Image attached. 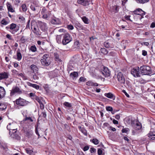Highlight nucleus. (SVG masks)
Wrapping results in <instances>:
<instances>
[{"label": "nucleus", "mask_w": 155, "mask_h": 155, "mask_svg": "<svg viewBox=\"0 0 155 155\" xmlns=\"http://www.w3.org/2000/svg\"><path fill=\"white\" fill-rule=\"evenodd\" d=\"M141 73L143 75H150L152 74V70L149 66L143 65L140 68Z\"/></svg>", "instance_id": "obj_1"}, {"label": "nucleus", "mask_w": 155, "mask_h": 155, "mask_svg": "<svg viewBox=\"0 0 155 155\" xmlns=\"http://www.w3.org/2000/svg\"><path fill=\"white\" fill-rule=\"evenodd\" d=\"M134 14L137 15L138 16H136V17H137L138 18L137 21H138L139 20L142 21V19L143 18V15H145L146 14V12L143 11L141 9L138 8L134 11Z\"/></svg>", "instance_id": "obj_2"}, {"label": "nucleus", "mask_w": 155, "mask_h": 155, "mask_svg": "<svg viewBox=\"0 0 155 155\" xmlns=\"http://www.w3.org/2000/svg\"><path fill=\"white\" fill-rule=\"evenodd\" d=\"M42 64L45 66H48L50 63V58L48 54H45L42 57L41 61Z\"/></svg>", "instance_id": "obj_3"}, {"label": "nucleus", "mask_w": 155, "mask_h": 155, "mask_svg": "<svg viewBox=\"0 0 155 155\" xmlns=\"http://www.w3.org/2000/svg\"><path fill=\"white\" fill-rule=\"evenodd\" d=\"M22 93V91L18 87L15 86L12 87L10 95L13 96L15 94H21Z\"/></svg>", "instance_id": "obj_4"}, {"label": "nucleus", "mask_w": 155, "mask_h": 155, "mask_svg": "<svg viewBox=\"0 0 155 155\" xmlns=\"http://www.w3.org/2000/svg\"><path fill=\"white\" fill-rule=\"evenodd\" d=\"M140 68L139 67L134 68L131 71V74L135 77H140Z\"/></svg>", "instance_id": "obj_5"}, {"label": "nucleus", "mask_w": 155, "mask_h": 155, "mask_svg": "<svg viewBox=\"0 0 155 155\" xmlns=\"http://www.w3.org/2000/svg\"><path fill=\"white\" fill-rule=\"evenodd\" d=\"M18 125L17 123L15 122L10 123L7 126V129L9 131L12 130V131L17 130V127Z\"/></svg>", "instance_id": "obj_6"}, {"label": "nucleus", "mask_w": 155, "mask_h": 155, "mask_svg": "<svg viewBox=\"0 0 155 155\" xmlns=\"http://www.w3.org/2000/svg\"><path fill=\"white\" fill-rule=\"evenodd\" d=\"M71 41V38L68 34L66 33L64 35L62 41L64 45H66Z\"/></svg>", "instance_id": "obj_7"}, {"label": "nucleus", "mask_w": 155, "mask_h": 155, "mask_svg": "<svg viewBox=\"0 0 155 155\" xmlns=\"http://www.w3.org/2000/svg\"><path fill=\"white\" fill-rule=\"evenodd\" d=\"M117 78L118 81L121 84H123L124 86L125 84V79L123 74L121 72H119L117 75Z\"/></svg>", "instance_id": "obj_8"}, {"label": "nucleus", "mask_w": 155, "mask_h": 155, "mask_svg": "<svg viewBox=\"0 0 155 155\" xmlns=\"http://www.w3.org/2000/svg\"><path fill=\"white\" fill-rule=\"evenodd\" d=\"M15 102L16 104L22 106L26 105L27 104V102L26 100L21 98L16 99Z\"/></svg>", "instance_id": "obj_9"}, {"label": "nucleus", "mask_w": 155, "mask_h": 155, "mask_svg": "<svg viewBox=\"0 0 155 155\" xmlns=\"http://www.w3.org/2000/svg\"><path fill=\"white\" fill-rule=\"evenodd\" d=\"M33 22H31V28L32 29L34 33L38 35H41V33L40 32L39 29L37 27H35L32 25Z\"/></svg>", "instance_id": "obj_10"}, {"label": "nucleus", "mask_w": 155, "mask_h": 155, "mask_svg": "<svg viewBox=\"0 0 155 155\" xmlns=\"http://www.w3.org/2000/svg\"><path fill=\"white\" fill-rule=\"evenodd\" d=\"M17 130H15L14 131H10L9 134L12 137L17 140H19L20 139V137L17 134Z\"/></svg>", "instance_id": "obj_11"}, {"label": "nucleus", "mask_w": 155, "mask_h": 155, "mask_svg": "<svg viewBox=\"0 0 155 155\" xmlns=\"http://www.w3.org/2000/svg\"><path fill=\"white\" fill-rule=\"evenodd\" d=\"M31 9L34 12L35 14H38L40 12L39 8L38 7L35 6L34 5H31L30 6Z\"/></svg>", "instance_id": "obj_12"}, {"label": "nucleus", "mask_w": 155, "mask_h": 155, "mask_svg": "<svg viewBox=\"0 0 155 155\" xmlns=\"http://www.w3.org/2000/svg\"><path fill=\"white\" fill-rule=\"evenodd\" d=\"M39 26L41 29L43 31H45L47 29L46 24L41 21L38 22Z\"/></svg>", "instance_id": "obj_13"}, {"label": "nucleus", "mask_w": 155, "mask_h": 155, "mask_svg": "<svg viewBox=\"0 0 155 155\" xmlns=\"http://www.w3.org/2000/svg\"><path fill=\"white\" fill-rule=\"evenodd\" d=\"M10 29L12 30V33L15 34L19 30V28L16 27V25L15 24L12 23L10 25Z\"/></svg>", "instance_id": "obj_14"}, {"label": "nucleus", "mask_w": 155, "mask_h": 155, "mask_svg": "<svg viewBox=\"0 0 155 155\" xmlns=\"http://www.w3.org/2000/svg\"><path fill=\"white\" fill-rule=\"evenodd\" d=\"M102 74L105 77L109 76L110 75V71L107 68L104 67V69L102 71Z\"/></svg>", "instance_id": "obj_15"}, {"label": "nucleus", "mask_w": 155, "mask_h": 155, "mask_svg": "<svg viewBox=\"0 0 155 155\" xmlns=\"http://www.w3.org/2000/svg\"><path fill=\"white\" fill-rule=\"evenodd\" d=\"M6 5L8 12L12 13L15 12V8L13 7L12 5L9 2H7Z\"/></svg>", "instance_id": "obj_16"}, {"label": "nucleus", "mask_w": 155, "mask_h": 155, "mask_svg": "<svg viewBox=\"0 0 155 155\" xmlns=\"http://www.w3.org/2000/svg\"><path fill=\"white\" fill-rule=\"evenodd\" d=\"M8 73L7 72H4L0 73V80L8 78Z\"/></svg>", "instance_id": "obj_17"}, {"label": "nucleus", "mask_w": 155, "mask_h": 155, "mask_svg": "<svg viewBox=\"0 0 155 155\" xmlns=\"http://www.w3.org/2000/svg\"><path fill=\"white\" fill-rule=\"evenodd\" d=\"M5 94V90L3 87L0 86V99L3 98Z\"/></svg>", "instance_id": "obj_18"}, {"label": "nucleus", "mask_w": 155, "mask_h": 155, "mask_svg": "<svg viewBox=\"0 0 155 155\" xmlns=\"http://www.w3.org/2000/svg\"><path fill=\"white\" fill-rule=\"evenodd\" d=\"M30 69L32 72L33 73L37 72L38 70V67L36 65L33 64L31 65Z\"/></svg>", "instance_id": "obj_19"}, {"label": "nucleus", "mask_w": 155, "mask_h": 155, "mask_svg": "<svg viewBox=\"0 0 155 155\" xmlns=\"http://www.w3.org/2000/svg\"><path fill=\"white\" fill-rule=\"evenodd\" d=\"M33 120L31 117H27L26 116L25 118L24 119L23 121L25 123H28L29 124H31L33 121Z\"/></svg>", "instance_id": "obj_20"}, {"label": "nucleus", "mask_w": 155, "mask_h": 155, "mask_svg": "<svg viewBox=\"0 0 155 155\" xmlns=\"http://www.w3.org/2000/svg\"><path fill=\"white\" fill-rule=\"evenodd\" d=\"M27 84L28 86L31 87L37 90L39 88V86L36 84H33L29 82H27Z\"/></svg>", "instance_id": "obj_21"}, {"label": "nucleus", "mask_w": 155, "mask_h": 155, "mask_svg": "<svg viewBox=\"0 0 155 155\" xmlns=\"http://www.w3.org/2000/svg\"><path fill=\"white\" fill-rule=\"evenodd\" d=\"M133 126L134 129L136 130H139L142 127L141 124L139 122L137 123V124L134 125Z\"/></svg>", "instance_id": "obj_22"}, {"label": "nucleus", "mask_w": 155, "mask_h": 155, "mask_svg": "<svg viewBox=\"0 0 155 155\" xmlns=\"http://www.w3.org/2000/svg\"><path fill=\"white\" fill-rule=\"evenodd\" d=\"M104 95L105 96L108 98L112 99L113 100L115 99V96L111 93H105Z\"/></svg>", "instance_id": "obj_23"}, {"label": "nucleus", "mask_w": 155, "mask_h": 155, "mask_svg": "<svg viewBox=\"0 0 155 155\" xmlns=\"http://www.w3.org/2000/svg\"><path fill=\"white\" fill-rule=\"evenodd\" d=\"M104 45L105 47L107 48H112L114 47L113 45H111L110 43L108 41L105 42L104 43Z\"/></svg>", "instance_id": "obj_24"}, {"label": "nucleus", "mask_w": 155, "mask_h": 155, "mask_svg": "<svg viewBox=\"0 0 155 155\" xmlns=\"http://www.w3.org/2000/svg\"><path fill=\"white\" fill-rule=\"evenodd\" d=\"M29 95L32 99H35L37 101H40V99L39 97L36 96L35 94L31 93Z\"/></svg>", "instance_id": "obj_25"}, {"label": "nucleus", "mask_w": 155, "mask_h": 155, "mask_svg": "<svg viewBox=\"0 0 155 155\" xmlns=\"http://www.w3.org/2000/svg\"><path fill=\"white\" fill-rule=\"evenodd\" d=\"M78 127L80 131H81L83 134L87 136V132L84 128L81 126Z\"/></svg>", "instance_id": "obj_26"}, {"label": "nucleus", "mask_w": 155, "mask_h": 155, "mask_svg": "<svg viewBox=\"0 0 155 155\" xmlns=\"http://www.w3.org/2000/svg\"><path fill=\"white\" fill-rule=\"evenodd\" d=\"M70 75L71 78L74 79V78L78 77V74L77 72H74L71 73L70 74Z\"/></svg>", "instance_id": "obj_27"}, {"label": "nucleus", "mask_w": 155, "mask_h": 155, "mask_svg": "<svg viewBox=\"0 0 155 155\" xmlns=\"http://www.w3.org/2000/svg\"><path fill=\"white\" fill-rule=\"evenodd\" d=\"M81 18L84 23L86 24H89V19L86 16H83Z\"/></svg>", "instance_id": "obj_28"}, {"label": "nucleus", "mask_w": 155, "mask_h": 155, "mask_svg": "<svg viewBox=\"0 0 155 155\" xmlns=\"http://www.w3.org/2000/svg\"><path fill=\"white\" fill-rule=\"evenodd\" d=\"M7 107V106L6 104H5L3 103L0 104V110H3L6 109Z\"/></svg>", "instance_id": "obj_29"}, {"label": "nucleus", "mask_w": 155, "mask_h": 155, "mask_svg": "<svg viewBox=\"0 0 155 155\" xmlns=\"http://www.w3.org/2000/svg\"><path fill=\"white\" fill-rule=\"evenodd\" d=\"M17 59L18 61L20 60L22 58V55L21 53L17 51Z\"/></svg>", "instance_id": "obj_30"}, {"label": "nucleus", "mask_w": 155, "mask_h": 155, "mask_svg": "<svg viewBox=\"0 0 155 155\" xmlns=\"http://www.w3.org/2000/svg\"><path fill=\"white\" fill-rule=\"evenodd\" d=\"M54 56L55 58V61H61V60L59 58L58 54L57 53H54Z\"/></svg>", "instance_id": "obj_31"}, {"label": "nucleus", "mask_w": 155, "mask_h": 155, "mask_svg": "<svg viewBox=\"0 0 155 155\" xmlns=\"http://www.w3.org/2000/svg\"><path fill=\"white\" fill-rule=\"evenodd\" d=\"M90 141L95 145L98 144L99 142V140L96 138H94L92 140L91 139Z\"/></svg>", "instance_id": "obj_32"}, {"label": "nucleus", "mask_w": 155, "mask_h": 155, "mask_svg": "<svg viewBox=\"0 0 155 155\" xmlns=\"http://www.w3.org/2000/svg\"><path fill=\"white\" fill-rule=\"evenodd\" d=\"M136 2L138 3L144 4L145 3L147 2L149 0H135Z\"/></svg>", "instance_id": "obj_33"}, {"label": "nucleus", "mask_w": 155, "mask_h": 155, "mask_svg": "<svg viewBox=\"0 0 155 155\" xmlns=\"http://www.w3.org/2000/svg\"><path fill=\"white\" fill-rule=\"evenodd\" d=\"M62 36L61 35H57L56 37V40L57 42L58 43H60L61 42Z\"/></svg>", "instance_id": "obj_34"}, {"label": "nucleus", "mask_w": 155, "mask_h": 155, "mask_svg": "<svg viewBox=\"0 0 155 155\" xmlns=\"http://www.w3.org/2000/svg\"><path fill=\"white\" fill-rule=\"evenodd\" d=\"M148 135L149 137L153 136H155V131L151 130Z\"/></svg>", "instance_id": "obj_35"}, {"label": "nucleus", "mask_w": 155, "mask_h": 155, "mask_svg": "<svg viewBox=\"0 0 155 155\" xmlns=\"http://www.w3.org/2000/svg\"><path fill=\"white\" fill-rule=\"evenodd\" d=\"M101 51L104 54H107L108 53L107 49L105 48H101Z\"/></svg>", "instance_id": "obj_36"}, {"label": "nucleus", "mask_w": 155, "mask_h": 155, "mask_svg": "<svg viewBox=\"0 0 155 155\" xmlns=\"http://www.w3.org/2000/svg\"><path fill=\"white\" fill-rule=\"evenodd\" d=\"M63 104L64 106L68 107H71L72 106L71 104L67 102H64V103Z\"/></svg>", "instance_id": "obj_37"}, {"label": "nucleus", "mask_w": 155, "mask_h": 155, "mask_svg": "<svg viewBox=\"0 0 155 155\" xmlns=\"http://www.w3.org/2000/svg\"><path fill=\"white\" fill-rule=\"evenodd\" d=\"M25 150L26 151V153L29 155H31L32 154L33 152V151L32 150H30L29 148L25 149Z\"/></svg>", "instance_id": "obj_38"}, {"label": "nucleus", "mask_w": 155, "mask_h": 155, "mask_svg": "<svg viewBox=\"0 0 155 155\" xmlns=\"http://www.w3.org/2000/svg\"><path fill=\"white\" fill-rule=\"evenodd\" d=\"M47 13H48V12L47 11V9L45 7L43 8H42L41 12V13L42 15H43L44 14Z\"/></svg>", "instance_id": "obj_39"}, {"label": "nucleus", "mask_w": 155, "mask_h": 155, "mask_svg": "<svg viewBox=\"0 0 155 155\" xmlns=\"http://www.w3.org/2000/svg\"><path fill=\"white\" fill-rule=\"evenodd\" d=\"M32 132L31 131H27L26 133V135L28 137H30L32 135Z\"/></svg>", "instance_id": "obj_40"}, {"label": "nucleus", "mask_w": 155, "mask_h": 155, "mask_svg": "<svg viewBox=\"0 0 155 155\" xmlns=\"http://www.w3.org/2000/svg\"><path fill=\"white\" fill-rule=\"evenodd\" d=\"M51 23L55 25L58 24V21L56 19H53L51 21Z\"/></svg>", "instance_id": "obj_41"}, {"label": "nucleus", "mask_w": 155, "mask_h": 155, "mask_svg": "<svg viewBox=\"0 0 155 155\" xmlns=\"http://www.w3.org/2000/svg\"><path fill=\"white\" fill-rule=\"evenodd\" d=\"M37 48L35 46H32L30 48V50L33 52L36 51Z\"/></svg>", "instance_id": "obj_42"}, {"label": "nucleus", "mask_w": 155, "mask_h": 155, "mask_svg": "<svg viewBox=\"0 0 155 155\" xmlns=\"http://www.w3.org/2000/svg\"><path fill=\"white\" fill-rule=\"evenodd\" d=\"M38 102L39 103L40 108L41 109H44V106L40 100V99L39 101H38Z\"/></svg>", "instance_id": "obj_43"}, {"label": "nucleus", "mask_w": 155, "mask_h": 155, "mask_svg": "<svg viewBox=\"0 0 155 155\" xmlns=\"http://www.w3.org/2000/svg\"><path fill=\"white\" fill-rule=\"evenodd\" d=\"M49 16V15L48 14V13H46L43 15L42 17L44 19H47Z\"/></svg>", "instance_id": "obj_44"}, {"label": "nucleus", "mask_w": 155, "mask_h": 155, "mask_svg": "<svg viewBox=\"0 0 155 155\" xmlns=\"http://www.w3.org/2000/svg\"><path fill=\"white\" fill-rule=\"evenodd\" d=\"M21 7L22 8V10L24 12H25L27 10L26 5L25 4H23L21 5Z\"/></svg>", "instance_id": "obj_45"}, {"label": "nucleus", "mask_w": 155, "mask_h": 155, "mask_svg": "<svg viewBox=\"0 0 155 155\" xmlns=\"http://www.w3.org/2000/svg\"><path fill=\"white\" fill-rule=\"evenodd\" d=\"M40 116L44 118H45L46 117V112L45 111H42L41 112Z\"/></svg>", "instance_id": "obj_46"}, {"label": "nucleus", "mask_w": 155, "mask_h": 155, "mask_svg": "<svg viewBox=\"0 0 155 155\" xmlns=\"http://www.w3.org/2000/svg\"><path fill=\"white\" fill-rule=\"evenodd\" d=\"M82 5L84 6L88 5H89V2L87 0H84Z\"/></svg>", "instance_id": "obj_47"}, {"label": "nucleus", "mask_w": 155, "mask_h": 155, "mask_svg": "<svg viewBox=\"0 0 155 155\" xmlns=\"http://www.w3.org/2000/svg\"><path fill=\"white\" fill-rule=\"evenodd\" d=\"M106 110L107 111H112L113 109L112 107L109 106L106 107Z\"/></svg>", "instance_id": "obj_48"}, {"label": "nucleus", "mask_w": 155, "mask_h": 155, "mask_svg": "<svg viewBox=\"0 0 155 155\" xmlns=\"http://www.w3.org/2000/svg\"><path fill=\"white\" fill-rule=\"evenodd\" d=\"M33 78L34 80H37L39 78V77L35 74L33 75Z\"/></svg>", "instance_id": "obj_49"}, {"label": "nucleus", "mask_w": 155, "mask_h": 155, "mask_svg": "<svg viewBox=\"0 0 155 155\" xmlns=\"http://www.w3.org/2000/svg\"><path fill=\"white\" fill-rule=\"evenodd\" d=\"M129 131V129L128 128H126L125 129H123L122 130V133H127Z\"/></svg>", "instance_id": "obj_50"}, {"label": "nucleus", "mask_w": 155, "mask_h": 155, "mask_svg": "<svg viewBox=\"0 0 155 155\" xmlns=\"http://www.w3.org/2000/svg\"><path fill=\"white\" fill-rule=\"evenodd\" d=\"M1 23L2 24L5 25L8 24V22L5 20L3 19Z\"/></svg>", "instance_id": "obj_51"}, {"label": "nucleus", "mask_w": 155, "mask_h": 155, "mask_svg": "<svg viewBox=\"0 0 155 155\" xmlns=\"http://www.w3.org/2000/svg\"><path fill=\"white\" fill-rule=\"evenodd\" d=\"M67 28L69 30H72L74 28L73 26L71 25H68L67 26Z\"/></svg>", "instance_id": "obj_52"}, {"label": "nucleus", "mask_w": 155, "mask_h": 155, "mask_svg": "<svg viewBox=\"0 0 155 155\" xmlns=\"http://www.w3.org/2000/svg\"><path fill=\"white\" fill-rule=\"evenodd\" d=\"M20 41L21 43H24L26 41V39L25 38L24 36H22L20 39Z\"/></svg>", "instance_id": "obj_53"}, {"label": "nucleus", "mask_w": 155, "mask_h": 155, "mask_svg": "<svg viewBox=\"0 0 155 155\" xmlns=\"http://www.w3.org/2000/svg\"><path fill=\"white\" fill-rule=\"evenodd\" d=\"M79 81L80 82L83 81L84 82L85 81V79L83 77H81L79 79Z\"/></svg>", "instance_id": "obj_54"}, {"label": "nucleus", "mask_w": 155, "mask_h": 155, "mask_svg": "<svg viewBox=\"0 0 155 155\" xmlns=\"http://www.w3.org/2000/svg\"><path fill=\"white\" fill-rule=\"evenodd\" d=\"M147 54V51L144 50H143L142 51V54L144 56H146Z\"/></svg>", "instance_id": "obj_55"}, {"label": "nucleus", "mask_w": 155, "mask_h": 155, "mask_svg": "<svg viewBox=\"0 0 155 155\" xmlns=\"http://www.w3.org/2000/svg\"><path fill=\"white\" fill-rule=\"evenodd\" d=\"M97 153L98 155H101L102 153V151L101 149H98Z\"/></svg>", "instance_id": "obj_56"}, {"label": "nucleus", "mask_w": 155, "mask_h": 155, "mask_svg": "<svg viewBox=\"0 0 155 155\" xmlns=\"http://www.w3.org/2000/svg\"><path fill=\"white\" fill-rule=\"evenodd\" d=\"M90 152L91 153H94L96 152V149L91 147L90 149Z\"/></svg>", "instance_id": "obj_57"}, {"label": "nucleus", "mask_w": 155, "mask_h": 155, "mask_svg": "<svg viewBox=\"0 0 155 155\" xmlns=\"http://www.w3.org/2000/svg\"><path fill=\"white\" fill-rule=\"evenodd\" d=\"M30 20H29L27 23V24L26 26V28H30Z\"/></svg>", "instance_id": "obj_58"}, {"label": "nucleus", "mask_w": 155, "mask_h": 155, "mask_svg": "<svg viewBox=\"0 0 155 155\" xmlns=\"http://www.w3.org/2000/svg\"><path fill=\"white\" fill-rule=\"evenodd\" d=\"M89 149V147L88 146H86L84 147L83 148V150L85 151L88 150Z\"/></svg>", "instance_id": "obj_59"}, {"label": "nucleus", "mask_w": 155, "mask_h": 155, "mask_svg": "<svg viewBox=\"0 0 155 155\" xmlns=\"http://www.w3.org/2000/svg\"><path fill=\"white\" fill-rule=\"evenodd\" d=\"M130 16H125V18L127 20H129L131 21H132L130 18Z\"/></svg>", "instance_id": "obj_60"}, {"label": "nucleus", "mask_w": 155, "mask_h": 155, "mask_svg": "<svg viewBox=\"0 0 155 155\" xmlns=\"http://www.w3.org/2000/svg\"><path fill=\"white\" fill-rule=\"evenodd\" d=\"M113 123L114 124H118V121L115 120V119H114L113 120Z\"/></svg>", "instance_id": "obj_61"}, {"label": "nucleus", "mask_w": 155, "mask_h": 155, "mask_svg": "<svg viewBox=\"0 0 155 155\" xmlns=\"http://www.w3.org/2000/svg\"><path fill=\"white\" fill-rule=\"evenodd\" d=\"M87 85H91L92 86L93 85V83L91 81H88L87 82Z\"/></svg>", "instance_id": "obj_62"}, {"label": "nucleus", "mask_w": 155, "mask_h": 155, "mask_svg": "<svg viewBox=\"0 0 155 155\" xmlns=\"http://www.w3.org/2000/svg\"><path fill=\"white\" fill-rule=\"evenodd\" d=\"M19 19L20 20L23 21L25 20V18L22 16H20L19 17Z\"/></svg>", "instance_id": "obj_63"}, {"label": "nucleus", "mask_w": 155, "mask_h": 155, "mask_svg": "<svg viewBox=\"0 0 155 155\" xmlns=\"http://www.w3.org/2000/svg\"><path fill=\"white\" fill-rule=\"evenodd\" d=\"M151 28H154L155 27V22H153L151 23L150 26Z\"/></svg>", "instance_id": "obj_64"}]
</instances>
